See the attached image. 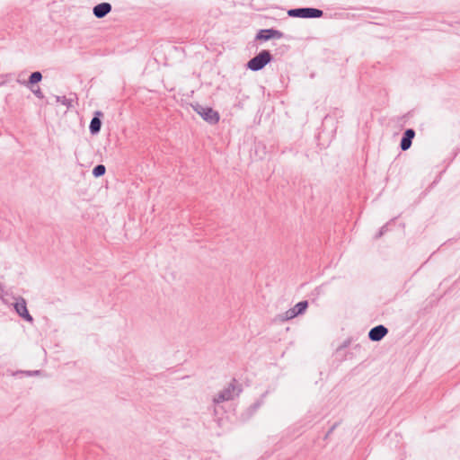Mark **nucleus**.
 Returning <instances> with one entry per match:
<instances>
[{"instance_id":"nucleus-14","label":"nucleus","mask_w":460,"mask_h":460,"mask_svg":"<svg viewBox=\"0 0 460 460\" xmlns=\"http://www.w3.org/2000/svg\"><path fill=\"white\" fill-rule=\"evenodd\" d=\"M56 101L58 102H61L63 105L67 108L71 107V100L67 99L66 96H56Z\"/></svg>"},{"instance_id":"nucleus-5","label":"nucleus","mask_w":460,"mask_h":460,"mask_svg":"<svg viewBox=\"0 0 460 460\" xmlns=\"http://www.w3.org/2000/svg\"><path fill=\"white\" fill-rule=\"evenodd\" d=\"M308 307V301L303 300L295 305L294 307L288 309L279 315L281 321L291 320L300 314H303Z\"/></svg>"},{"instance_id":"nucleus-9","label":"nucleus","mask_w":460,"mask_h":460,"mask_svg":"<svg viewBox=\"0 0 460 460\" xmlns=\"http://www.w3.org/2000/svg\"><path fill=\"white\" fill-rule=\"evenodd\" d=\"M414 137L415 130L413 128H407L404 130L400 142V147L402 151H406L411 146Z\"/></svg>"},{"instance_id":"nucleus-11","label":"nucleus","mask_w":460,"mask_h":460,"mask_svg":"<svg viewBox=\"0 0 460 460\" xmlns=\"http://www.w3.org/2000/svg\"><path fill=\"white\" fill-rule=\"evenodd\" d=\"M102 115V113L101 111H96L94 113V116L93 117L89 125V130L92 135H96L100 132L102 128V120L100 116Z\"/></svg>"},{"instance_id":"nucleus-8","label":"nucleus","mask_w":460,"mask_h":460,"mask_svg":"<svg viewBox=\"0 0 460 460\" xmlns=\"http://www.w3.org/2000/svg\"><path fill=\"white\" fill-rule=\"evenodd\" d=\"M388 333V329L382 324L376 325L368 332V339L372 341H379Z\"/></svg>"},{"instance_id":"nucleus-6","label":"nucleus","mask_w":460,"mask_h":460,"mask_svg":"<svg viewBox=\"0 0 460 460\" xmlns=\"http://www.w3.org/2000/svg\"><path fill=\"white\" fill-rule=\"evenodd\" d=\"M13 306H14L15 312L18 314V315L20 317H22L23 320H25L29 323L33 322V318L30 314L29 311L27 309L26 300L23 297H22V296L18 297L16 299V302L14 303Z\"/></svg>"},{"instance_id":"nucleus-4","label":"nucleus","mask_w":460,"mask_h":460,"mask_svg":"<svg viewBox=\"0 0 460 460\" xmlns=\"http://www.w3.org/2000/svg\"><path fill=\"white\" fill-rule=\"evenodd\" d=\"M235 382L236 380L233 379V381L226 388L220 391L218 394L214 397V403H220L226 401L233 400L235 395L237 396L242 392V389L235 385Z\"/></svg>"},{"instance_id":"nucleus-15","label":"nucleus","mask_w":460,"mask_h":460,"mask_svg":"<svg viewBox=\"0 0 460 460\" xmlns=\"http://www.w3.org/2000/svg\"><path fill=\"white\" fill-rule=\"evenodd\" d=\"M31 92L39 98V99H43L44 98V94L43 93L41 92L40 88L38 87L37 89H33L32 86L29 87Z\"/></svg>"},{"instance_id":"nucleus-3","label":"nucleus","mask_w":460,"mask_h":460,"mask_svg":"<svg viewBox=\"0 0 460 460\" xmlns=\"http://www.w3.org/2000/svg\"><path fill=\"white\" fill-rule=\"evenodd\" d=\"M193 110L208 123L215 125L219 121V113L211 107L203 106L196 103L192 106Z\"/></svg>"},{"instance_id":"nucleus-13","label":"nucleus","mask_w":460,"mask_h":460,"mask_svg":"<svg viewBox=\"0 0 460 460\" xmlns=\"http://www.w3.org/2000/svg\"><path fill=\"white\" fill-rule=\"evenodd\" d=\"M106 172V167L103 165V164H97L93 169V175L95 177V178H99L102 175H104Z\"/></svg>"},{"instance_id":"nucleus-12","label":"nucleus","mask_w":460,"mask_h":460,"mask_svg":"<svg viewBox=\"0 0 460 460\" xmlns=\"http://www.w3.org/2000/svg\"><path fill=\"white\" fill-rule=\"evenodd\" d=\"M41 79H42L41 73L40 71H35L30 75L28 81L23 82L22 84L27 87H31V86H33L34 84H38L39 82H40Z\"/></svg>"},{"instance_id":"nucleus-17","label":"nucleus","mask_w":460,"mask_h":460,"mask_svg":"<svg viewBox=\"0 0 460 460\" xmlns=\"http://www.w3.org/2000/svg\"><path fill=\"white\" fill-rule=\"evenodd\" d=\"M339 423L336 422L334 423L331 428L330 429L327 431V433L325 434L324 436V438L327 439L328 437L334 431V429L338 427Z\"/></svg>"},{"instance_id":"nucleus-10","label":"nucleus","mask_w":460,"mask_h":460,"mask_svg":"<svg viewBox=\"0 0 460 460\" xmlns=\"http://www.w3.org/2000/svg\"><path fill=\"white\" fill-rule=\"evenodd\" d=\"M111 4L107 2H103L96 4L93 9V13L96 18H103L111 11Z\"/></svg>"},{"instance_id":"nucleus-2","label":"nucleus","mask_w":460,"mask_h":460,"mask_svg":"<svg viewBox=\"0 0 460 460\" xmlns=\"http://www.w3.org/2000/svg\"><path fill=\"white\" fill-rule=\"evenodd\" d=\"M288 14L290 17L311 19L322 17L323 11L313 7H300L288 10Z\"/></svg>"},{"instance_id":"nucleus-7","label":"nucleus","mask_w":460,"mask_h":460,"mask_svg":"<svg viewBox=\"0 0 460 460\" xmlns=\"http://www.w3.org/2000/svg\"><path fill=\"white\" fill-rule=\"evenodd\" d=\"M283 36H284V34L282 31H280L279 30H275L273 28H270V29L260 30L257 32L255 39L257 40L266 41V40H269L271 39H281Z\"/></svg>"},{"instance_id":"nucleus-1","label":"nucleus","mask_w":460,"mask_h":460,"mask_svg":"<svg viewBox=\"0 0 460 460\" xmlns=\"http://www.w3.org/2000/svg\"><path fill=\"white\" fill-rule=\"evenodd\" d=\"M273 57L270 50L263 49L247 62V68L257 72L264 68L266 65L271 62Z\"/></svg>"},{"instance_id":"nucleus-16","label":"nucleus","mask_w":460,"mask_h":460,"mask_svg":"<svg viewBox=\"0 0 460 460\" xmlns=\"http://www.w3.org/2000/svg\"><path fill=\"white\" fill-rule=\"evenodd\" d=\"M387 231V225L383 226L376 234V238H380Z\"/></svg>"},{"instance_id":"nucleus-18","label":"nucleus","mask_w":460,"mask_h":460,"mask_svg":"<svg viewBox=\"0 0 460 460\" xmlns=\"http://www.w3.org/2000/svg\"><path fill=\"white\" fill-rule=\"evenodd\" d=\"M21 373L22 374H25L29 376H38L40 374V370H35V371H22Z\"/></svg>"}]
</instances>
